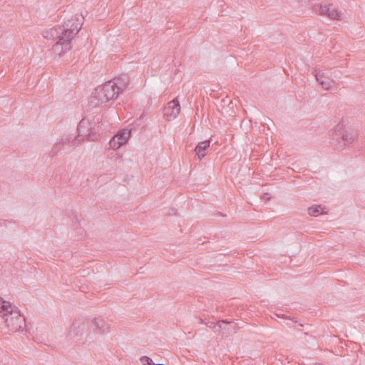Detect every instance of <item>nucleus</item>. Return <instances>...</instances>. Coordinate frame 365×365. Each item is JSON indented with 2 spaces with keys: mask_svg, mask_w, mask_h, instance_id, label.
<instances>
[{
  "mask_svg": "<svg viewBox=\"0 0 365 365\" xmlns=\"http://www.w3.org/2000/svg\"><path fill=\"white\" fill-rule=\"evenodd\" d=\"M84 17L77 14L64 21L62 25L44 31L43 36L47 39L56 40L53 46V51L61 58L71 49V41L81 29Z\"/></svg>",
  "mask_w": 365,
  "mask_h": 365,
  "instance_id": "obj_1",
  "label": "nucleus"
},
{
  "mask_svg": "<svg viewBox=\"0 0 365 365\" xmlns=\"http://www.w3.org/2000/svg\"><path fill=\"white\" fill-rule=\"evenodd\" d=\"M0 315L7 328L16 332L26 327L25 317L15 306L0 297Z\"/></svg>",
  "mask_w": 365,
  "mask_h": 365,
  "instance_id": "obj_2",
  "label": "nucleus"
},
{
  "mask_svg": "<svg viewBox=\"0 0 365 365\" xmlns=\"http://www.w3.org/2000/svg\"><path fill=\"white\" fill-rule=\"evenodd\" d=\"M114 84H111V82L108 81L98 86L90 97V104L93 107H98L110 100L116 98L119 94L113 87Z\"/></svg>",
  "mask_w": 365,
  "mask_h": 365,
  "instance_id": "obj_3",
  "label": "nucleus"
},
{
  "mask_svg": "<svg viewBox=\"0 0 365 365\" xmlns=\"http://www.w3.org/2000/svg\"><path fill=\"white\" fill-rule=\"evenodd\" d=\"M357 135L356 132L349 131L343 126L337 125L331 134L330 143L336 150H342L345 146L354 142Z\"/></svg>",
  "mask_w": 365,
  "mask_h": 365,
  "instance_id": "obj_4",
  "label": "nucleus"
},
{
  "mask_svg": "<svg viewBox=\"0 0 365 365\" xmlns=\"http://www.w3.org/2000/svg\"><path fill=\"white\" fill-rule=\"evenodd\" d=\"M77 130L78 133V138L81 142L85 140L94 141L99 136L96 128L92 127L91 122L85 118L79 122Z\"/></svg>",
  "mask_w": 365,
  "mask_h": 365,
  "instance_id": "obj_5",
  "label": "nucleus"
},
{
  "mask_svg": "<svg viewBox=\"0 0 365 365\" xmlns=\"http://www.w3.org/2000/svg\"><path fill=\"white\" fill-rule=\"evenodd\" d=\"M90 327L94 331L100 334L108 333L110 329V324L102 317L93 319Z\"/></svg>",
  "mask_w": 365,
  "mask_h": 365,
  "instance_id": "obj_6",
  "label": "nucleus"
},
{
  "mask_svg": "<svg viewBox=\"0 0 365 365\" xmlns=\"http://www.w3.org/2000/svg\"><path fill=\"white\" fill-rule=\"evenodd\" d=\"M180 105L177 98L170 101L168 105L164 108V116L167 118L168 120L175 119L180 113Z\"/></svg>",
  "mask_w": 365,
  "mask_h": 365,
  "instance_id": "obj_7",
  "label": "nucleus"
},
{
  "mask_svg": "<svg viewBox=\"0 0 365 365\" xmlns=\"http://www.w3.org/2000/svg\"><path fill=\"white\" fill-rule=\"evenodd\" d=\"M86 327L84 322L81 320L74 321L68 333V337L76 341H78V337L83 334Z\"/></svg>",
  "mask_w": 365,
  "mask_h": 365,
  "instance_id": "obj_8",
  "label": "nucleus"
},
{
  "mask_svg": "<svg viewBox=\"0 0 365 365\" xmlns=\"http://www.w3.org/2000/svg\"><path fill=\"white\" fill-rule=\"evenodd\" d=\"M332 4H328V5H320L319 6V14L320 15L327 16L331 19H336L339 20L340 19V16L341 15V13L338 10L331 8Z\"/></svg>",
  "mask_w": 365,
  "mask_h": 365,
  "instance_id": "obj_9",
  "label": "nucleus"
},
{
  "mask_svg": "<svg viewBox=\"0 0 365 365\" xmlns=\"http://www.w3.org/2000/svg\"><path fill=\"white\" fill-rule=\"evenodd\" d=\"M111 84H113V87L118 91V94L122 93L128 86L129 83V78L127 75H122L119 77H115L112 80H110Z\"/></svg>",
  "mask_w": 365,
  "mask_h": 365,
  "instance_id": "obj_10",
  "label": "nucleus"
},
{
  "mask_svg": "<svg viewBox=\"0 0 365 365\" xmlns=\"http://www.w3.org/2000/svg\"><path fill=\"white\" fill-rule=\"evenodd\" d=\"M210 140H208L200 142L196 145L194 151L200 160H201L206 155L205 150L207 148L210 147Z\"/></svg>",
  "mask_w": 365,
  "mask_h": 365,
  "instance_id": "obj_11",
  "label": "nucleus"
},
{
  "mask_svg": "<svg viewBox=\"0 0 365 365\" xmlns=\"http://www.w3.org/2000/svg\"><path fill=\"white\" fill-rule=\"evenodd\" d=\"M316 79L317 82L322 86V87L325 90H329L334 81L331 80L329 77L325 76L323 73L320 72H317L315 75Z\"/></svg>",
  "mask_w": 365,
  "mask_h": 365,
  "instance_id": "obj_12",
  "label": "nucleus"
},
{
  "mask_svg": "<svg viewBox=\"0 0 365 365\" xmlns=\"http://www.w3.org/2000/svg\"><path fill=\"white\" fill-rule=\"evenodd\" d=\"M81 140L78 137L72 138L71 135H64L61 138L62 145H68L69 147H76L81 144Z\"/></svg>",
  "mask_w": 365,
  "mask_h": 365,
  "instance_id": "obj_13",
  "label": "nucleus"
},
{
  "mask_svg": "<svg viewBox=\"0 0 365 365\" xmlns=\"http://www.w3.org/2000/svg\"><path fill=\"white\" fill-rule=\"evenodd\" d=\"M232 323L231 321H228L227 319H222V320H219L217 322H206L205 323V325L212 329H214V331L215 332H217V333H220V329L222 328V324H230Z\"/></svg>",
  "mask_w": 365,
  "mask_h": 365,
  "instance_id": "obj_14",
  "label": "nucleus"
},
{
  "mask_svg": "<svg viewBox=\"0 0 365 365\" xmlns=\"http://www.w3.org/2000/svg\"><path fill=\"white\" fill-rule=\"evenodd\" d=\"M131 134L130 130L124 129L118 132L115 135V137L118 140L122 143V145L125 144L130 138Z\"/></svg>",
  "mask_w": 365,
  "mask_h": 365,
  "instance_id": "obj_15",
  "label": "nucleus"
},
{
  "mask_svg": "<svg viewBox=\"0 0 365 365\" xmlns=\"http://www.w3.org/2000/svg\"><path fill=\"white\" fill-rule=\"evenodd\" d=\"M64 148V145H62L61 141L59 143H56L53 146L51 153H49V156L53 158L56 156L58 152Z\"/></svg>",
  "mask_w": 365,
  "mask_h": 365,
  "instance_id": "obj_16",
  "label": "nucleus"
},
{
  "mask_svg": "<svg viewBox=\"0 0 365 365\" xmlns=\"http://www.w3.org/2000/svg\"><path fill=\"white\" fill-rule=\"evenodd\" d=\"M322 207L320 205H313L308 208V214L310 216L317 217L321 213Z\"/></svg>",
  "mask_w": 365,
  "mask_h": 365,
  "instance_id": "obj_17",
  "label": "nucleus"
},
{
  "mask_svg": "<svg viewBox=\"0 0 365 365\" xmlns=\"http://www.w3.org/2000/svg\"><path fill=\"white\" fill-rule=\"evenodd\" d=\"M224 330L226 331V334H235L237 331V327L236 326H230L227 328H226L225 326L222 325V328L220 329V333L218 334L223 336L225 334L223 331Z\"/></svg>",
  "mask_w": 365,
  "mask_h": 365,
  "instance_id": "obj_18",
  "label": "nucleus"
},
{
  "mask_svg": "<svg viewBox=\"0 0 365 365\" xmlns=\"http://www.w3.org/2000/svg\"><path fill=\"white\" fill-rule=\"evenodd\" d=\"M110 147L113 149L116 150L118 149L121 145L122 143H120L118 139L115 138V135L110 139L109 142Z\"/></svg>",
  "mask_w": 365,
  "mask_h": 365,
  "instance_id": "obj_19",
  "label": "nucleus"
},
{
  "mask_svg": "<svg viewBox=\"0 0 365 365\" xmlns=\"http://www.w3.org/2000/svg\"><path fill=\"white\" fill-rule=\"evenodd\" d=\"M140 361L143 365H157L153 362L152 359L147 356H143L140 359Z\"/></svg>",
  "mask_w": 365,
  "mask_h": 365,
  "instance_id": "obj_20",
  "label": "nucleus"
},
{
  "mask_svg": "<svg viewBox=\"0 0 365 365\" xmlns=\"http://www.w3.org/2000/svg\"><path fill=\"white\" fill-rule=\"evenodd\" d=\"M277 316H278V317H284V318H286V319H289L292 320V321H293V322H294V323H297V320L295 319V318H294V317H293V318L287 317H284V315H283V314H282V315H279V314H277Z\"/></svg>",
  "mask_w": 365,
  "mask_h": 365,
  "instance_id": "obj_21",
  "label": "nucleus"
},
{
  "mask_svg": "<svg viewBox=\"0 0 365 365\" xmlns=\"http://www.w3.org/2000/svg\"><path fill=\"white\" fill-rule=\"evenodd\" d=\"M176 210H175L174 208H172L170 212H169V215H176Z\"/></svg>",
  "mask_w": 365,
  "mask_h": 365,
  "instance_id": "obj_22",
  "label": "nucleus"
},
{
  "mask_svg": "<svg viewBox=\"0 0 365 365\" xmlns=\"http://www.w3.org/2000/svg\"><path fill=\"white\" fill-rule=\"evenodd\" d=\"M200 323H201V324L205 323V322H204V321H203V319H200Z\"/></svg>",
  "mask_w": 365,
  "mask_h": 365,
  "instance_id": "obj_23",
  "label": "nucleus"
}]
</instances>
